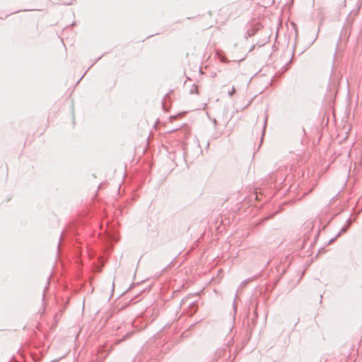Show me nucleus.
<instances>
[{"instance_id": "4", "label": "nucleus", "mask_w": 362, "mask_h": 362, "mask_svg": "<svg viewBox=\"0 0 362 362\" xmlns=\"http://www.w3.org/2000/svg\"><path fill=\"white\" fill-rule=\"evenodd\" d=\"M222 62H226L225 59H222Z\"/></svg>"}, {"instance_id": "2", "label": "nucleus", "mask_w": 362, "mask_h": 362, "mask_svg": "<svg viewBox=\"0 0 362 362\" xmlns=\"http://www.w3.org/2000/svg\"><path fill=\"white\" fill-rule=\"evenodd\" d=\"M222 62H226L225 59H222Z\"/></svg>"}, {"instance_id": "1", "label": "nucleus", "mask_w": 362, "mask_h": 362, "mask_svg": "<svg viewBox=\"0 0 362 362\" xmlns=\"http://www.w3.org/2000/svg\"><path fill=\"white\" fill-rule=\"evenodd\" d=\"M235 89L234 86H232L230 88H228L227 92H228V95L230 96H231L235 93Z\"/></svg>"}, {"instance_id": "3", "label": "nucleus", "mask_w": 362, "mask_h": 362, "mask_svg": "<svg viewBox=\"0 0 362 362\" xmlns=\"http://www.w3.org/2000/svg\"><path fill=\"white\" fill-rule=\"evenodd\" d=\"M222 62H226L225 59H222Z\"/></svg>"}]
</instances>
